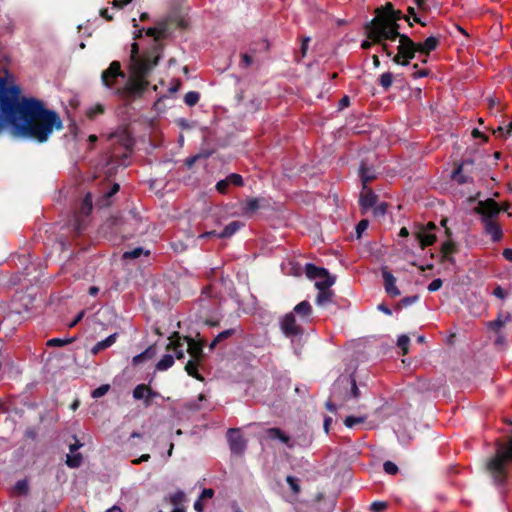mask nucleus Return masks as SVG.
<instances>
[{"label": "nucleus", "mask_w": 512, "mask_h": 512, "mask_svg": "<svg viewBox=\"0 0 512 512\" xmlns=\"http://www.w3.org/2000/svg\"><path fill=\"white\" fill-rule=\"evenodd\" d=\"M417 68H418V65H417V64H414V65H413V69H414L415 71H414V72H413V74H412V77H413L414 79L422 78V77H425V76H427V75H428V73H429V72H428V70H426V69L418 70Z\"/></svg>", "instance_id": "48"}, {"label": "nucleus", "mask_w": 512, "mask_h": 512, "mask_svg": "<svg viewBox=\"0 0 512 512\" xmlns=\"http://www.w3.org/2000/svg\"><path fill=\"white\" fill-rule=\"evenodd\" d=\"M506 132V135H510L512 133V121L505 127H499V131H504Z\"/></svg>", "instance_id": "63"}, {"label": "nucleus", "mask_w": 512, "mask_h": 512, "mask_svg": "<svg viewBox=\"0 0 512 512\" xmlns=\"http://www.w3.org/2000/svg\"><path fill=\"white\" fill-rule=\"evenodd\" d=\"M142 255L148 257L150 255L149 250H144L142 247H136L130 251H126L123 253V259H136L141 257Z\"/></svg>", "instance_id": "25"}, {"label": "nucleus", "mask_w": 512, "mask_h": 512, "mask_svg": "<svg viewBox=\"0 0 512 512\" xmlns=\"http://www.w3.org/2000/svg\"><path fill=\"white\" fill-rule=\"evenodd\" d=\"M62 127L58 113L36 98L22 96L13 75L0 68V134L8 128L15 138L42 143Z\"/></svg>", "instance_id": "1"}, {"label": "nucleus", "mask_w": 512, "mask_h": 512, "mask_svg": "<svg viewBox=\"0 0 512 512\" xmlns=\"http://www.w3.org/2000/svg\"><path fill=\"white\" fill-rule=\"evenodd\" d=\"M214 496V490L211 488H206L202 491L200 495V499H211Z\"/></svg>", "instance_id": "52"}, {"label": "nucleus", "mask_w": 512, "mask_h": 512, "mask_svg": "<svg viewBox=\"0 0 512 512\" xmlns=\"http://www.w3.org/2000/svg\"><path fill=\"white\" fill-rule=\"evenodd\" d=\"M455 250H456V248H455V244L453 242H451V241L445 242L442 245L443 258L447 261L452 262L453 259H452L451 255L455 252Z\"/></svg>", "instance_id": "30"}, {"label": "nucleus", "mask_w": 512, "mask_h": 512, "mask_svg": "<svg viewBox=\"0 0 512 512\" xmlns=\"http://www.w3.org/2000/svg\"><path fill=\"white\" fill-rule=\"evenodd\" d=\"M153 396L154 395L152 394L150 388L143 384L137 385L133 390V397L137 400L151 398Z\"/></svg>", "instance_id": "23"}, {"label": "nucleus", "mask_w": 512, "mask_h": 512, "mask_svg": "<svg viewBox=\"0 0 512 512\" xmlns=\"http://www.w3.org/2000/svg\"><path fill=\"white\" fill-rule=\"evenodd\" d=\"M167 350H172L178 359H182L184 357V341L183 338L175 332L169 338V344L166 347Z\"/></svg>", "instance_id": "15"}, {"label": "nucleus", "mask_w": 512, "mask_h": 512, "mask_svg": "<svg viewBox=\"0 0 512 512\" xmlns=\"http://www.w3.org/2000/svg\"><path fill=\"white\" fill-rule=\"evenodd\" d=\"M149 459H150V455H149V454H143V455H141L139 458L134 459V460L132 461V463H133L134 465H138V464H140L141 462L148 461Z\"/></svg>", "instance_id": "58"}, {"label": "nucleus", "mask_w": 512, "mask_h": 512, "mask_svg": "<svg viewBox=\"0 0 512 512\" xmlns=\"http://www.w3.org/2000/svg\"><path fill=\"white\" fill-rule=\"evenodd\" d=\"M409 343L410 339L407 335H401L397 340V345L402 350L404 355L408 353Z\"/></svg>", "instance_id": "36"}, {"label": "nucleus", "mask_w": 512, "mask_h": 512, "mask_svg": "<svg viewBox=\"0 0 512 512\" xmlns=\"http://www.w3.org/2000/svg\"><path fill=\"white\" fill-rule=\"evenodd\" d=\"M253 62V59L250 55L248 54H243L242 57H241V65L243 67H248L252 64Z\"/></svg>", "instance_id": "54"}, {"label": "nucleus", "mask_w": 512, "mask_h": 512, "mask_svg": "<svg viewBox=\"0 0 512 512\" xmlns=\"http://www.w3.org/2000/svg\"><path fill=\"white\" fill-rule=\"evenodd\" d=\"M453 179L459 183H465L467 181L466 178H464L461 175V167H459L454 173H453Z\"/></svg>", "instance_id": "53"}, {"label": "nucleus", "mask_w": 512, "mask_h": 512, "mask_svg": "<svg viewBox=\"0 0 512 512\" xmlns=\"http://www.w3.org/2000/svg\"><path fill=\"white\" fill-rule=\"evenodd\" d=\"M294 312L300 317L306 318L312 312V307L308 301H302L294 307Z\"/></svg>", "instance_id": "26"}, {"label": "nucleus", "mask_w": 512, "mask_h": 512, "mask_svg": "<svg viewBox=\"0 0 512 512\" xmlns=\"http://www.w3.org/2000/svg\"><path fill=\"white\" fill-rule=\"evenodd\" d=\"M174 364V357L170 354H165L156 364V369L159 371H165L172 367Z\"/></svg>", "instance_id": "27"}, {"label": "nucleus", "mask_w": 512, "mask_h": 512, "mask_svg": "<svg viewBox=\"0 0 512 512\" xmlns=\"http://www.w3.org/2000/svg\"><path fill=\"white\" fill-rule=\"evenodd\" d=\"M212 236H217L218 237V234L215 231H208V232L200 234L199 238L206 239V238H210Z\"/></svg>", "instance_id": "61"}, {"label": "nucleus", "mask_w": 512, "mask_h": 512, "mask_svg": "<svg viewBox=\"0 0 512 512\" xmlns=\"http://www.w3.org/2000/svg\"><path fill=\"white\" fill-rule=\"evenodd\" d=\"M199 98L198 92L190 91L185 95L184 101L188 106H194L199 101Z\"/></svg>", "instance_id": "37"}, {"label": "nucleus", "mask_w": 512, "mask_h": 512, "mask_svg": "<svg viewBox=\"0 0 512 512\" xmlns=\"http://www.w3.org/2000/svg\"><path fill=\"white\" fill-rule=\"evenodd\" d=\"M318 291L319 293L316 298L317 305L323 306L332 302L334 293L330 288H324L323 290Z\"/></svg>", "instance_id": "21"}, {"label": "nucleus", "mask_w": 512, "mask_h": 512, "mask_svg": "<svg viewBox=\"0 0 512 512\" xmlns=\"http://www.w3.org/2000/svg\"><path fill=\"white\" fill-rule=\"evenodd\" d=\"M442 286V280L437 278V279H434L429 285H428V290L430 292H435L437 290H439Z\"/></svg>", "instance_id": "50"}, {"label": "nucleus", "mask_w": 512, "mask_h": 512, "mask_svg": "<svg viewBox=\"0 0 512 512\" xmlns=\"http://www.w3.org/2000/svg\"><path fill=\"white\" fill-rule=\"evenodd\" d=\"M510 320V316H499L496 320L489 323V326L493 328L494 330L500 329L502 326L505 325L507 321Z\"/></svg>", "instance_id": "38"}, {"label": "nucleus", "mask_w": 512, "mask_h": 512, "mask_svg": "<svg viewBox=\"0 0 512 512\" xmlns=\"http://www.w3.org/2000/svg\"><path fill=\"white\" fill-rule=\"evenodd\" d=\"M266 435L271 440H279L283 444H285L288 448L293 449L295 447V443L292 442L289 435H287L284 431L279 428H269L266 430Z\"/></svg>", "instance_id": "13"}, {"label": "nucleus", "mask_w": 512, "mask_h": 512, "mask_svg": "<svg viewBox=\"0 0 512 512\" xmlns=\"http://www.w3.org/2000/svg\"><path fill=\"white\" fill-rule=\"evenodd\" d=\"M360 206L363 212H366L367 210L371 209L375 206L377 202V196L372 192L369 188H363V191L360 195Z\"/></svg>", "instance_id": "17"}, {"label": "nucleus", "mask_w": 512, "mask_h": 512, "mask_svg": "<svg viewBox=\"0 0 512 512\" xmlns=\"http://www.w3.org/2000/svg\"><path fill=\"white\" fill-rule=\"evenodd\" d=\"M503 256H504L507 260L512 261V249H509V248H508V249H505V250L503 251Z\"/></svg>", "instance_id": "64"}, {"label": "nucleus", "mask_w": 512, "mask_h": 512, "mask_svg": "<svg viewBox=\"0 0 512 512\" xmlns=\"http://www.w3.org/2000/svg\"><path fill=\"white\" fill-rule=\"evenodd\" d=\"M295 443V446L309 447L312 443L311 435H303L301 437H297L295 440H292Z\"/></svg>", "instance_id": "40"}, {"label": "nucleus", "mask_w": 512, "mask_h": 512, "mask_svg": "<svg viewBox=\"0 0 512 512\" xmlns=\"http://www.w3.org/2000/svg\"><path fill=\"white\" fill-rule=\"evenodd\" d=\"M402 17L400 10H395L391 3H386L376 9L375 17L365 26L368 38L381 44L387 56L392 55L388 42H394L400 36L398 21Z\"/></svg>", "instance_id": "3"}, {"label": "nucleus", "mask_w": 512, "mask_h": 512, "mask_svg": "<svg viewBox=\"0 0 512 512\" xmlns=\"http://www.w3.org/2000/svg\"><path fill=\"white\" fill-rule=\"evenodd\" d=\"M146 35L152 38V44L149 50L139 55L137 43L132 44L131 48V76L126 79V75L120 69V63L113 61L110 66L102 73L103 84L116 93L124 96L140 95L148 85L146 77L150 71L157 65L162 52L161 38L164 35L162 30L149 28Z\"/></svg>", "instance_id": "2"}, {"label": "nucleus", "mask_w": 512, "mask_h": 512, "mask_svg": "<svg viewBox=\"0 0 512 512\" xmlns=\"http://www.w3.org/2000/svg\"><path fill=\"white\" fill-rule=\"evenodd\" d=\"M305 272L309 279L315 281V287L318 290L330 288L335 283V277L330 275L325 268H320L313 264H306Z\"/></svg>", "instance_id": "6"}, {"label": "nucleus", "mask_w": 512, "mask_h": 512, "mask_svg": "<svg viewBox=\"0 0 512 512\" xmlns=\"http://www.w3.org/2000/svg\"><path fill=\"white\" fill-rule=\"evenodd\" d=\"M364 421L365 417L348 416L346 417L344 424L348 428H353L356 424L363 423Z\"/></svg>", "instance_id": "41"}, {"label": "nucleus", "mask_w": 512, "mask_h": 512, "mask_svg": "<svg viewBox=\"0 0 512 512\" xmlns=\"http://www.w3.org/2000/svg\"><path fill=\"white\" fill-rule=\"evenodd\" d=\"M398 53L393 57V62L402 66H407L418 51V45L414 43L407 35L398 36Z\"/></svg>", "instance_id": "5"}, {"label": "nucleus", "mask_w": 512, "mask_h": 512, "mask_svg": "<svg viewBox=\"0 0 512 512\" xmlns=\"http://www.w3.org/2000/svg\"><path fill=\"white\" fill-rule=\"evenodd\" d=\"M200 361L191 359L187 362L185 366V370L189 376L196 378L197 380L202 381L203 377L198 373V364Z\"/></svg>", "instance_id": "24"}, {"label": "nucleus", "mask_w": 512, "mask_h": 512, "mask_svg": "<svg viewBox=\"0 0 512 512\" xmlns=\"http://www.w3.org/2000/svg\"><path fill=\"white\" fill-rule=\"evenodd\" d=\"M434 229H435V224L432 222H429L425 227L421 228L416 233V238H417V240L420 244V247L422 249H424L427 246L432 245L435 242L436 236L433 233Z\"/></svg>", "instance_id": "8"}, {"label": "nucleus", "mask_w": 512, "mask_h": 512, "mask_svg": "<svg viewBox=\"0 0 512 512\" xmlns=\"http://www.w3.org/2000/svg\"><path fill=\"white\" fill-rule=\"evenodd\" d=\"M493 295H495L498 298L503 299L505 297L506 293L500 286H497L493 291Z\"/></svg>", "instance_id": "57"}, {"label": "nucleus", "mask_w": 512, "mask_h": 512, "mask_svg": "<svg viewBox=\"0 0 512 512\" xmlns=\"http://www.w3.org/2000/svg\"><path fill=\"white\" fill-rule=\"evenodd\" d=\"M82 460H83L82 455L80 453L74 452V453L67 455L66 464L70 468H77L81 465Z\"/></svg>", "instance_id": "28"}, {"label": "nucleus", "mask_w": 512, "mask_h": 512, "mask_svg": "<svg viewBox=\"0 0 512 512\" xmlns=\"http://www.w3.org/2000/svg\"><path fill=\"white\" fill-rule=\"evenodd\" d=\"M109 388H110V386L108 384L101 385L100 387L93 390L92 397L100 398V397L104 396L108 392Z\"/></svg>", "instance_id": "43"}, {"label": "nucleus", "mask_w": 512, "mask_h": 512, "mask_svg": "<svg viewBox=\"0 0 512 512\" xmlns=\"http://www.w3.org/2000/svg\"><path fill=\"white\" fill-rule=\"evenodd\" d=\"M281 330L287 337H294L302 334V328L297 324L293 313L286 314L281 320Z\"/></svg>", "instance_id": "7"}, {"label": "nucleus", "mask_w": 512, "mask_h": 512, "mask_svg": "<svg viewBox=\"0 0 512 512\" xmlns=\"http://www.w3.org/2000/svg\"><path fill=\"white\" fill-rule=\"evenodd\" d=\"M229 186L230 185H229L227 179L225 178V179L217 182L216 189L219 193L225 194L227 192Z\"/></svg>", "instance_id": "45"}, {"label": "nucleus", "mask_w": 512, "mask_h": 512, "mask_svg": "<svg viewBox=\"0 0 512 512\" xmlns=\"http://www.w3.org/2000/svg\"><path fill=\"white\" fill-rule=\"evenodd\" d=\"M230 449L234 453H242L245 449V440L238 429H230L227 433Z\"/></svg>", "instance_id": "9"}, {"label": "nucleus", "mask_w": 512, "mask_h": 512, "mask_svg": "<svg viewBox=\"0 0 512 512\" xmlns=\"http://www.w3.org/2000/svg\"><path fill=\"white\" fill-rule=\"evenodd\" d=\"M371 209H373L372 213L375 217H383L387 211V204L381 202L379 204H375Z\"/></svg>", "instance_id": "39"}, {"label": "nucleus", "mask_w": 512, "mask_h": 512, "mask_svg": "<svg viewBox=\"0 0 512 512\" xmlns=\"http://www.w3.org/2000/svg\"><path fill=\"white\" fill-rule=\"evenodd\" d=\"M226 179H227L229 185H234V186H242L243 185V178L239 174L232 173V174L228 175L226 177Z\"/></svg>", "instance_id": "42"}, {"label": "nucleus", "mask_w": 512, "mask_h": 512, "mask_svg": "<svg viewBox=\"0 0 512 512\" xmlns=\"http://www.w3.org/2000/svg\"><path fill=\"white\" fill-rule=\"evenodd\" d=\"M379 83L385 90L389 89L393 83L392 73L385 72V73L381 74Z\"/></svg>", "instance_id": "34"}, {"label": "nucleus", "mask_w": 512, "mask_h": 512, "mask_svg": "<svg viewBox=\"0 0 512 512\" xmlns=\"http://www.w3.org/2000/svg\"><path fill=\"white\" fill-rule=\"evenodd\" d=\"M243 224L239 221H233L229 223L221 233H218L219 238H228L231 237L234 233H236Z\"/></svg>", "instance_id": "22"}, {"label": "nucleus", "mask_w": 512, "mask_h": 512, "mask_svg": "<svg viewBox=\"0 0 512 512\" xmlns=\"http://www.w3.org/2000/svg\"><path fill=\"white\" fill-rule=\"evenodd\" d=\"M476 210L482 216V219L486 217L493 219V217L497 216L500 211L498 204L493 200L480 202Z\"/></svg>", "instance_id": "11"}, {"label": "nucleus", "mask_w": 512, "mask_h": 512, "mask_svg": "<svg viewBox=\"0 0 512 512\" xmlns=\"http://www.w3.org/2000/svg\"><path fill=\"white\" fill-rule=\"evenodd\" d=\"M183 341L187 343V351L192 359L201 361L203 354V343L192 338L185 337Z\"/></svg>", "instance_id": "16"}, {"label": "nucleus", "mask_w": 512, "mask_h": 512, "mask_svg": "<svg viewBox=\"0 0 512 512\" xmlns=\"http://www.w3.org/2000/svg\"><path fill=\"white\" fill-rule=\"evenodd\" d=\"M15 489L20 493H25L28 490V484L25 480H20L16 483Z\"/></svg>", "instance_id": "51"}, {"label": "nucleus", "mask_w": 512, "mask_h": 512, "mask_svg": "<svg viewBox=\"0 0 512 512\" xmlns=\"http://www.w3.org/2000/svg\"><path fill=\"white\" fill-rule=\"evenodd\" d=\"M263 198H249L241 203V213L244 216H252L257 210L264 206Z\"/></svg>", "instance_id": "10"}, {"label": "nucleus", "mask_w": 512, "mask_h": 512, "mask_svg": "<svg viewBox=\"0 0 512 512\" xmlns=\"http://www.w3.org/2000/svg\"><path fill=\"white\" fill-rule=\"evenodd\" d=\"M152 355H153V348L149 347L144 352L134 356L133 359H132V363L134 365H138L141 362H143L145 359L150 358Z\"/></svg>", "instance_id": "33"}, {"label": "nucleus", "mask_w": 512, "mask_h": 512, "mask_svg": "<svg viewBox=\"0 0 512 512\" xmlns=\"http://www.w3.org/2000/svg\"><path fill=\"white\" fill-rule=\"evenodd\" d=\"M85 312L84 311H80L77 316L75 317V319L70 323L69 327H74L79 321H81V319L83 318Z\"/></svg>", "instance_id": "60"}, {"label": "nucleus", "mask_w": 512, "mask_h": 512, "mask_svg": "<svg viewBox=\"0 0 512 512\" xmlns=\"http://www.w3.org/2000/svg\"><path fill=\"white\" fill-rule=\"evenodd\" d=\"M286 482L288 483L292 495L287 498V501L290 503H294L297 500V496L299 495L301 488L299 485V480L296 477L293 476H287Z\"/></svg>", "instance_id": "19"}, {"label": "nucleus", "mask_w": 512, "mask_h": 512, "mask_svg": "<svg viewBox=\"0 0 512 512\" xmlns=\"http://www.w3.org/2000/svg\"><path fill=\"white\" fill-rule=\"evenodd\" d=\"M438 43H439V41L436 37L430 36L423 43L417 44L418 51L428 55L431 51H433L437 47Z\"/></svg>", "instance_id": "20"}, {"label": "nucleus", "mask_w": 512, "mask_h": 512, "mask_svg": "<svg viewBox=\"0 0 512 512\" xmlns=\"http://www.w3.org/2000/svg\"><path fill=\"white\" fill-rule=\"evenodd\" d=\"M234 333H235V329L224 330L216 336V341L221 342L224 339H227V338L231 337L232 335H234Z\"/></svg>", "instance_id": "47"}, {"label": "nucleus", "mask_w": 512, "mask_h": 512, "mask_svg": "<svg viewBox=\"0 0 512 512\" xmlns=\"http://www.w3.org/2000/svg\"><path fill=\"white\" fill-rule=\"evenodd\" d=\"M117 333H114V334H111L109 335L107 338H105L104 340H101L99 342H97L91 349V353L93 355H96L98 354L100 351L104 350V349H107L109 347H111L117 340Z\"/></svg>", "instance_id": "18"}, {"label": "nucleus", "mask_w": 512, "mask_h": 512, "mask_svg": "<svg viewBox=\"0 0 512 512\" xmlns=\"http://www.w3.org/2000/svg\"><path fill=\"white\" fill-rule=\"evenodd\" d=\"M104 113V106L102 104H95L87 108L86 116L89 119H94L97 115Z\"/></svg>", "instance_id": "31"}, {"label": "nucleus", "mask_w": 512, "mask_h": 512, "mask_svg": "<svg viewBox=\"0 0 512 512\" xmlns=\"http://www.w3.org/2000/svg\"><path fill=\"white\" fill-rule=\"evenodd\" d=\"M349 103H350V100H349L348 96L342 97L341 100L339 101V109L342 110V109L348 107Z\"/></svg>", "instance_id": "56"}, {"label": "nucleus", "mask_w": 512, "mask_h": 512, "mask_svg": "<svg viewBox=\"0 0 512 512\" xmlns=\"http://www.w3.org/2000/svg\"><path fill=\"white\" fill-rule=\"evenodd\" d=\"M383 469L387 474H390V475H395L398 472L397 465L391 461H386L383 464Z\"/></svg>", "instance_id": "44"}, {"label": "nucleus", "mask_w": 512, "mask_h": 512, "mask_svg": "<svg viewBox=\"0 0 512 512\" xmlns=\"http://www.w3.org/2000/svg\"><path fill=\"white\" fill-rule=\"evenodd\" d=\"M482 222L485 233L489 235L493 241H499L502 237V230L500 226L489 217L483 218Z\"/></svg>", "instance_id": "14"}, {"label": "nucleus", "mask_w": 512, "mask_h": 512, "mask_svg": "<svg viewBox=\"0 0 512 512\" xmlns=\"http://www.w3.org/2000/svg\"><path fill=\"white\" fill-rule=\"evenodd\" d=\"M92 210V196L91 194H87L81 204L80 212L81 214L87 216Z\"/></svg>", "instance_id": "32"}, {"label": "nucleus", "mask_w": 512, "mask_h": 512, "mask_svg": "<svg viewBox=\"0 0 512 512\" xmlns=\"http://www.w3.org/2000/svg\"><path fill=\"white\" fill-rule=\"evenodd\" d=\"M368 228V220H361L356 226L357 237L360 238L362 233Z\"/></svg>", "instance_id": "49"}, {"label": "nucleus", "mask_w": 512, "mask_h": 512, "mask_svg": "<svg viewBox=\"0 0 512 512\" xmlns=\"http://www.w3.org/2000/svg\"><path fill=\"white\" fill-rule=\"evenodd\" d=\"M418 299L417 296H411V297H405L401 300V303L404 305V306H408V305H411L413 304L416 300Z\"/></svg>", "instance_id": "55"}, {"label": "nucleus", "mask_w": 512, "mask_h": 512, "mask_svg": "<svg viewBox=\"0 0 512 512\" xmlns=\"http://www.w3.org/2000/svg\"><path fill=\"white\" fill-rule=\"evenodd\" d=\"M73 341L72 338H66V339H62V338H52V339H49L47 341V346H50V347H61V346H64L66 344H69Z\"/></svg>", "instance_id": "35"}, {"label": "nucleus", "mask_w": 512, "mask_h": 512, "mask_svg": "<svg viewBox=\"0 0 512 512\" xmlns=\"http://www.w3.org/2000/svg\"><path fill=\"white\" fill-rule=\"evenodd\" d=\"M382 277L384 279V288L386 293L391 297L400 295V290L396 286V278L386 268L382 269Z\"/></svg>", "instance_id": "12"}, {"label": "nucleus", "mask_w": 512, "mask_h": 512, "mask_svg": "<svg viewBox=\"0 0 512 512\" xmlns=\"http://www.w3.org/2000/svg\"><path fill=\"white\" fill-rule=\"evenodd\" d=\"M360 177L363 183V188H367V183L375 178L374 173L363 164L360 167Z\"/></svg>", "instance_id": "29"}, {"label": "nucleus", "mask_w": 512, "mask_h": 512, "mask_svg": "<svg viewBox=\"0 0 512 512\" xmlns=\"http://www.w3.org/2000/svg\"><path fill=\"white\" fill-rule=\"evenodd\" d=\"M132 0H114L113 6L117 8H123L125 5L130 3Z\"/></svg>", "instance_id": "59"}, {"label": "nucleus", "mask_w": 512, "mask_h": 512, "mask_svg": "<svg viewBox=\"0 0 512 512\" xmlns=\"http://www.w3.org/2000/svg\"><path fill=\"white\" fill-rule=\"evenodd\" d=\"M387 507L386 502L376 501L371 504V510L373 512H383Z\"/></svg>", "instance_id": "46"}, {"label": "nucleus", "mask_w": 512, "mask_h": 512, "mask_svg": "<svg viewBox=\"0 0 512 512\" xmlns=\"http://www.w3.org/2000/svg\"><path fill=\"white\" fill-rule=\"evenodd\" d=\"M194 509L197 511V512H202L203 511V504H202V499H197L194 503Z\"/></svg>", "instance_id": "62"}, {"label": "nucleus", "mask_w": 512, "mask_h": 512, "mask_svg": "<svg viewBox=\"0 0 512 512\" xmlns=\"http://www.w3.org/2000/svg\"><path fill=\"white\" fill-rule=\"evenodd\" d=\"M510 462H512V438L506 443L497 444L496 455L487 464V469L497 484L504 482L506 466Z\"/></svg>", "instance_id": "4"}]
</instances>
